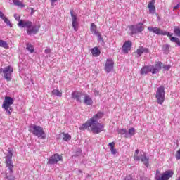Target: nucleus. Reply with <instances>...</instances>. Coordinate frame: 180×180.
<instances>
[{
	"label": "nucleus",
	"instance_id": "obj_1",
	"mask_svg": "<svg viewBox=\"0 0 180 180\" xmlns=\"http://www.w3.org/2000/svg\"><path fill=\"white\" fill-rule=\"evenodd\" d=\"M103 117V112H98L91 117V124L90 127V131H92L94 134H99L105 130V125L99 123V119Z\"/></svg>",
	"mask_w": 180,
	"mask_h": 180
},
{
	"label": "nucleus",
	"instance_id": "obj_2",
	"mask_svg": "<svg viewBox=\"0 0 180 180\" xmlns=\"http://www.w3.org/2000/svg\"><path fill=\"white\" fill-rule=\"evenodd\" d=\"M29 131H30V133H32L34 136L38 137V139H46V132H44V129H43V127L40 126H37L36 124H31L29 127Z\"/></svg>",
	"mask_w": 180,
	"mask_h": 180
},
{
	"label": "nucleus",
	"instance_id": "obj_3",
	"mask_svg": "<svg viewBox=\"0 0 180 180\" xmlns=\"http://www.w3.org/2000/svg\"><path fill=\"white\" fill-rule=\"evenodd\" d=\"M155 98L157 99V103L159 105H162L165 101V88L164 86H160L158 88L156 91Z\"/></svg>",
	"mask_w": 180,
	"mask_h": 180
},
{
	"label": "nucleus",
	"instance_id": "obj_4",
	"mask_svg": "<svg viewBox=\"0 0 180 180\" xmlns=\"http://www.w3.org/2000/svg\"><path fill=\"white\" fill-rule=\"evenodd\" d=\"M14 100L11 97L6 96L5 97L4 103L2 105L3 109L6 110V115H11L12 113V106L11 105H13Z\"/></svg>",
	"mask_w": 180,
	"mask_h": 180
},
{
	"label": "nucleus",
	"instance_id": "obj_5",
	"mask_svg": "<svg viewBox=\"0 0 180 180\" xmlns=\"http://www.w3.org/2000/svg\"><path fill=\"white\" fill-rule=\"evenodd\" d=\"M129 30L131 31V35L140 34L144 31V24L143 22H139L138 24L130 25Z\"/></svg>",
	"mask_w": 180,
	"mask_h": 180
},
{
	"label": "nucleus",
	"instance_id": "obj_6",
	"mask_svg": "<svg viewBox=\"0 0 180 180\" xmlns=\"http://www.w3.org/2000/svg\"><path fill=\"white\" fill-rule=\"evenodd\" d=\"M12 72H13V68L12 66H6L4 69L0 68V74H4V78L7 81L12 79Z\"/></svg>",
	"mask_w": 180,
	"mask_h": 180
},
{
	"label": "nucleus",
	"instance_id": "obj_7",
	"mask_svg": "<svg viewBox=\"0 0 180 180\" xmlns=\"http://www.w3.org/2000/svg\"><path fill=\"white\" fill-rule=\"evenodd\" d=\"M13 156V153L11 149L8 150V154L6 157V163L9 169V173L12 174L13 172V164L12 163V157Z\"/></svg>",
	"mask_w": 180,
	"mask_h": 180
},
{
	"label": "nucleus",
	"instance_id": "obj_8",
	"mask_svg": "<svg viewBox=\"0 0 180 180\" xmlns=\"http://www.w3.org/2000/svg\"><path fill=\"white\" fill-rule=\"evenodd\" d=\"M70 15L72 18V25L74 30L77 32L78 30V18L77 17V13H74V11H70Z\"/></svg>",
	"mask_w": 180,
	"mask_h": 180
},
{
	"label": "nucleus",
	"instance_id": "obj_9",
	"mask_svg": "<svg viewBox=\"0 0 180 180\" xmlns=\"http://www.w3.org/2000/svg\"><path fill=\"white\" fill-rule=\"evenodd\" d=\"M150 67H151L152 74H157L162 68V63L157 62L154 65H150Z\"/></svg>",
	"mask_w": 180,
	"mask_h": 180
},
{
	"label": "nucleus",
	"instance_id": "obj_10",
	"mask_svg": "<svg viewBox=\"0 0 180 180\" xmlns=\"http://www.w3.org/2000/svg\"><path fill=\"white\" fill-rule=\"evenodd\" d=\"M40 30V25H31L29 29L27 30V34H37Z\"/></svg>",
	"mask_w": 180,
	"mask_h": 180
},
{
	"label": "nucleus",
	"instance_id": "obj_11",
	"mask_svg": "<svg viewBox=\"0 0 180 180\" xmlns=\"http://www.w3.org/2000/svg\"><path fill=\"white\" fill-rule=\"evenodd\" d=\"M140 160L141 161V162H143L145 167L148 168V167L150 166V158L148 157L144 153L141 154V155L139 156V161Z\"/></svg>",
	"mask_w": 180,
	"mask_h": 180
},
{
	"label": "nucleus",
	"instance_id": "obj_12",
	"mask_svg": "<svg viewBox=\"0 0 180 180\" xmlns=\"http://www.w3.org/2000/svg\"><path fill=\"white\" fill-rule=\"evenodd\" d=\"M115 65V63L112 59H107L105 65V71L109 74L112 70H113V65Z\"/></svg>",
	"mask_w": 180,
	"mask_h": 180
},
{
	"label": "nucleus",
	"instance_id": "obj_13",
	"mask_svg": "<svg viewBox=\"0 0 180 180\" xmlns=\"http://www.w3.org/2000/svg\"><path fill=\"white\" fill-rule=\"evenodd\" d=\"M58 161H61V156L56 153L49 158L48 164H51V165H53L54 164H57Z\"/></svg>",
	"mask_w": 180,
	"mask_h": 180
},
{
	"label": "nucleus",
	"instance_id": "obj_14",
	"mask_svg": "<svg viewBox=\"0 0 180 180\" xmlns=\"http://www.w3.org/2000/svg\"><path fill=\"white\" fill-rule=\"evenodd\" d=\"M148 30H149V32H151L152 33H155V34H159V35H162V33L164 32V30L157 27H148Z\"/></svg>",
	"mask_w": 180,
	"mask_h": 180
},
{
	"label": "nucleus",
	"instance_id": "obj_15",
	"mask_svg": "<svg viewBox=\"0 0 180 180\" xmlns=\"http://www.w3.org/2000/svg\"><path fill=\"white\" fill-rule=\"evenodd\" d=\"M72 98L77 101V102H82L84 95L78 91H74L72 94Z\"/></svg>",
	"mask_w": 180,
	"mask_h": 180
},
{
	"label": "nucleus",
	"instance_id": "obj_16",
	"mask_svg": "<svg viewBox=\"0 0 180 180\" xmlns=\"http://www.w3.org/2000/svg\"><path fill=\"white\" fill-rule=\"evenodd\" d=\"M131 49V41H127L125 43H124L122 46V51L123 53H128L129 50Z\"/></svg>",
	"mask_w": 180,
	"mask_h": 180
},
{
	"label": "nucleus",
	"instance_id": "obj_17",
	"mask_svg": "<svg viewBox=\"0 0 180 180\" xmlns=\"http://www.w3.org/2000/svg\"><path fill=\"white\" fill-rule=\"evenodd\" d=\"M173 176H174V172L171 170H168L163 173L161 178L163 180H168L169 179V178H172Z\"/></svg>",
	"mask_w": 180,
	"mask_h": 180
},
{
	"label": "nucleus",
	"instance_id": "obj_18",
	"mask_svg": "<svg viewBox=\"0 0 180 180\" xmlns=\"http://www.w3.org/2000/svg\"><path fill=\"white\" fill-rule=\"evenodd\" d=\"M136 54L138 55V57H140L143 53H150V50L148 48H144L143 46H139V49L136 51Z\"/></svg>",
	"mask_w": 180,
	"mask_h": 180
},
{
	"label": "nucleus",
	"instance_id": "obj_19",
	"mask_svg": "<svg viewBox=\"0 0 180 180\" xmlns=\"http://www.w3.org/2000/svg\"><path fill=\"white\" fill-rule=\"evenodd\" d=\"M32 23L31 21H23V20H20L18 22V26L20 27H27L29 29L32 26Z\"/></svg>",
	"mask_w": 180,
	"mask_h": 180
},
{
	"label": "nucleus",
	"instance_id": "obj_20",
	"mask_svg": "<svg viewBox=\"0 0 180 180\" xmlns=\"http://www.w3.org/2000/svg\"><path fill=\"white\" fill-rule=\"evenodd\" d=\"M148 72H151V66H144L141 69L140 74L141 75H146L148 74Z\"/></svg>",
	"mask_w": 180,
	"mask_h": 180
},
{
	"label": "nucleus",
	"instance_id": "obj_21",
	"mask_svg": "<svg viewBox=\"0 0 180 180\" xmlns=\"http://www.w3.org/2000/svg\"><path fill=\"white\" fill-rule=\"evenodd\" d=\"M92 122V118H90L85 124H83L81 127L80 130H85L88 129L89 130H91V124Z\"/></svg>",
	"mask_w": 180,
	"mask_h": 180
},
{
	"label": "nucleus",
	"instance_id": "obj_22",
	"mask_svg": "<svg viewBox=\"0 0 180 180\" xmlns=\"http://www.w3.org/2000/svg\"><path fill=\"white\" fill-rule=\"evenodd\" d=\"M0 18H1V19H2V20H4V22H6L7 26H10V27H12V22H11V20H9V19H8V18L5 17V14H4V13H2V11H0Z\"/></svg>",
	"mask_w": 180,
	"mask_h": 180
},
{
	"label": "nucleus",
	"instance_id": "obj_23",
	"mask_svg": "<svg viewBox=\"0 0 180 180\" xmlns=\"http://www.w3.org/2000/svg\"><path fill=\"white\" fill-rule=\"evenodd\" d=\"M155 4V0H151L150 2L148 5V8L149 9V13H154L155 12V6L154 4Z\"/></svg>",
	"mask_w": 180,
	"mask_h": 180
},
{
	"label": "nucleus",
	"instance_id": "obj_24",
	"mask_svg": "<svg viewBox=\"0 0 180 180\" xmlns=\"http://www.w3.org/2000/svg\"><path fill=\"white\" fill-rule=\"evenodd\" d=\"M83 103H84V105H92V103H94V102L92 101V98H91V96L85 95L83 97Z\"/></svg>",
	"mask_w": 180,
	"mask_h": 180
},
{
	"label": "nucleus",
	"instance_id": "obj_25",
	"mask_svg": "<svg viewBox=\"0 0 180 180\" xmlns=\"http://www.w3.org/2000/svg\"><path fill=\"white\" fill-rule=\"evenodd\" d=\"M134 134H136V129L131 128L129 129V132H127L125 137L126 139H130V137L134 136Z\"/></svg>",
	"mask_w": 180,
	"mask_h": 180
},
{
	"label": "nucleus",
	"instance_id": "obj_26",
	"mask_svg": "<svg viewBox=\"0 0 180 180\" xmlns=\"http://www.w3.org/2000/svg\"><path fill=\"white\" fill-rule=\"evenodd\" d=\"M91 54L94 57H98L101 55V51H99V49L94 47L91 49Z\"/></svg>",
	"mask_w": 180,
	"mask_h": 180
},
{
	"label": "nucleus",
	"instance_id": "obj_27",
	"mask_svg": "<svg viewBox=\"0 0 180 180\" xmlns=\"http://www.w3.org/2000/svg\"><path fill=\"white\" fill-rule=\"evenodd\" d=\"M52 95L53 96H58L59 98H61V96H63V93L58 89H53L52 91Z\"/></svg>",
	"mask_w": 180,
	"mask_h": 180
},
{
	"label": "nucleus",
	"instance_id": "obj_28",
	"mask_svg": "<svg viewBox=\"0 0 180 180\" xmlns=\"http://www.w3.org/2000/svg\"><path fill=\"white\" fill-rule=\"evenodd\" d=\"M90 30L93 34H96L98 33V31H96V25L94 22L91 24Z\"/></svg>",
	"mask_w": 180,
	"mask_h": 180
},
{
	"label": "nucleus",
	"instance_id": "obj_29",
	"mask_svg": "<svg viewBox=\"0 0 180 180\" xmlns=\"http://www.w3.org/2000/svg\"><path fill=\"white\" fill-rule=\"evenodd\" d=\"M170 41H172V43H176L177 46H180V40L179 38H176L175 37H171Z\"/></svg>",
	"mask_w": 180,
	"mask_h": 180
},
{
	"label": "nucleus",
	"instance_id": "obj_30",
	"mask_svg": "<svg viewBox=\"0 0 180 180\" xmlns=\"http://www.w3.org/2000/svg\"><path fill=\"white\" fill-rule=\"evenodd\" d=\"M0 47H3L4 49H8L9 45H8V43L6 41L0 39Z\"/></svg>",
	"mask_w": 180,
	"mask_h": 180
},
{
	"label": "nucleus",
	"instance_id": "obj_31",
	"mask_svg": "<svg viewBox=\"0 0 180 180\" xmlns=\"http://www.w3.org/2000/svg\"><path fill=\"white\" fill-rule=\"evenodd\" d=\"M13 2L14 5H16V6H20L21 8H25V4L23 3L20 2L19 0H13Z\"/></svg>",
	"mask_w": 180,
	"mask_h": 180
},
{
	"label": "nucleus",
	"instance_id": "obj_32",
	"mask_svg": "<svg viewBox=\"0 0 180 180\" xmlns=\"http://www.w3.org/2000/svg\"><path fill=\"white\" fill-rule=\"evenodd\" d=\"M64 141H70L71 140V136L68 134L63 133V139Z\"/></svg>",
	"mask_w": 180,
	"mask_h": 180
},
{
	"label": "nucleus",
	"instance_id": "obj_33",
	"mask_svg": "<svg viewBox=\"0 0 180 180\" xmlns=\"http://www.w3.org/2000/svg\"><path fill=\"white\" fill-rule=\"evenodd\" d=\"M27 50H28V51H30V53L34 52V48L33 47V45L30 44H27Z\"/></svg>",
	"mask_w": 180,
	"mask_h": 180
},
{
	"label": "nucleus",
	"instance_id": "obj_34",
	"mask_svg": "<svg viewBox=\"0 0 180 180\" xmlns=\"http://www.w3.org/2000/svg\"><path fill=\"white\" fill-rule=\"evenodd\" d=\"M134 160L135 161H140V156H139V150H136L135 151L134 155Z\"/></svg>",
	"mask_w": 180,
	"mask_h": 180
},
{
	"label": "nucleus",
	"instance_id": "obj_35",
	"mask_svg": "<svg viewBox=\"0 0 180 180\" xmlns=\"http://www.w3.org/2000/svg\"><path fill=\"white\" fill-rule=\"evenodd\" d=\"M174 33L177 37H180V28L179 27H175L174 30Z\"/></svg>",
	"mask_w": 180,
	"mask_h": 180
},
{
	"label": "nucleus",
	"instance_id": "obj_36",
	"mask_svg": "<svg viewBox=\"0 0 180 180\" xmlns=\"http://www.w3.org/2000/svg\"><path fill=\"white\" fill-rule=\"evenodd\" d=\"M172 34H170L169 32H167V31H163L162 36H167L168 37H172Z\"/></svg>",
	"mask_w": 180,
	"mask_h": 180
},
{
	"label": "nucleus",
	"instance_id": "obj_37",
	"mask_svg": "<svg viewBox=\"0 0 180 180\" xmlns=\"http://www.w3.org/2000/svg\"><path fill=\"white\" fill-rule=\"evenodd\" d=\"M118 133H119V134H125V136H126V134H127V130L123 129H119Z\"/></svg>",
	"mask_w": 180,
	"mask_h": 180
},
{
	"label": "nucleus",
	"instance_id": "obj_38",
	"mask_svg": "<svg viewBox=\"0 0 180 180\" xmlns=\"http://www.w3.org/2000/svg\"><path fill=\"white\" fill-rule=\"evenodd\" d=\"M96 36H97V37L98 39V41H103V38H102L101 33L97 32V34H96Z\"/></svg>",
	"mask_w": 180,
	"mask_h": 180
},
{
	"label": "nucleus",
	"instance_id": "obj_39",
	"mask_svg": "<svg viewBox=\"0 0 180 180\" xmlns=\"http://www.w3.org/2000/svg\"><path fill=\"white\" fill-rule=\"evenodd\" d=\"M169 47L170 46L169 44H164L162 46L163 50H165V51H167L168 50H169Z\"/></svg>",
	"mask_w": 180,
	"mask_h": 180
},
{
	"label": "nucleus",
	"instance_id": "obj_40",
	"mask_svg": "<svg viewBox=\"0 0 180 180\" xmlns=\"http://www.w3.org/2000/svg\"><path fill=\"white\" fill-rule=\"evenodd\" d=\"M14 18L15 19V20H17L18 22H20V15H18L17 14H14Z\"/></svg>",
	"mask_w": 180,
	"mask_h": 180
},
{
	"label": "nucleus",
	"instance_id": "obj_41",
	"mask_svg": "<svg viewBox=\"0 0 180 180\" xmlns=\"http://www.w3.org/2000/svg\"><path fill=\"white\" fill-rule=\"evenodd\" d=\"M163 68L164 70H165V71H169V68H171V65H165Z\"/></svg>",
	"mask_w": 180,
	"mask_h": 180
},
{
	"label": "nucleus",
	"instance_id": "obj_42",
	"mask_svg": "<svg viewBox=\"0 0 180 180\" xmlns=\"http://www.w3.org/2000/svg\"><path fill=\"white\" fill-rule=\"evenodd\" d=\"M111 154H113V155H115L117 150L115 149V148H110Z\"/></svg>",
	"mask_w": 180,
	"mask_h": 180
},
{
	"label": "nucleus",
	"instance_id": "obj_43",
	"mask_svg": "<svg viewBox=\"0 0 180 180\" xmlns=\"http://www.w3.org/2000/svg\"><path fill=\"white\" fill-rule=\"evenodd\" d=\"M176 160H180V150L177 151L176 154Z\"/></svg>",
	"mask_w": 180,
	"mask_h": 180
},
{
	"label": "nucleus",
	"instance_id": "obj_44",
	"mask_svg": "<svg viewBox=\"0 0 180 180\" xmlns=\"http://www.w3.org/2000/svg\"><path fill=\"white\" fill-rule=\"evenodd\" d=\"M6 178L8 180H15V177L13 176H6Z\"/></svg>",
	"mask_w": 180,
	"mask_h": 180
},
{
	"label": "nucleus",
	"instance_id": "obj_45",
	"mask_svg": "<svg viewBox=\"0 0 180 180\" xmlns=\"http://www.w3.org/2000/svg\"><path fill=\"white\" fill-rule=\"evenodd\" d=\"M109 147H110V148H115V143L114 142H112V143H110L108 144Z\"/></svg>",
	"mask_w": 180,
	"mask_h": 180
},
{
	"label": "nucleus",
	"instance_id": "obj_46",
	"mask_svg": "<svg viewBox=\"0 0 180 180\" xmlns=\"http://www.w3.org/2000/svg\"><path fill=\"white\" fill-rule=\"evenodd\" d=\"M45 54H50V53H51V51L50 50V49H46L44 51Z\"/></svg>",
	"mask_w": 180,
	"mask_h": 180
},
{
	"label": "nucleus",
	"instance_id": "obj_47",
	"mask_svg": "<svg viewBox=\"0 0 180 180\" xmlns=\"http://www.w3.org/2000/svg\"><path fill=\"white\" fill-rule=\"evenodd\" d=\"M50 1H51V6H54V4H56V2H57V1L58 0H50Z\"/></svg>",
	"mask_w": 180,
	"mask_h": 180
},
{
	"label": "nucleus",
	"instance_id": "obj_48",
	"mask_svg": "<svg viewBox=\"0 0 180 180\" xmlns=\"http://www.w3.org/2000/svg\"><path fill=\"white\" fill-rule=\"evenodd\" d=\"M94 95H95V96H98V95H99V91L95 90L94 91Z\"/></svg>",
	"mask_w": 180,
	"mask_h": 180
},
{
	"label": "nucleus",
	"instance_id": "obj_49",
	"mask_svg": "<svg viewBox=\"0 0 180 180\" xmlns=\"http://www.w3.org/2000/svg\"><path fill=\"white\" fill-rule=\"evenodd\" d=\"M125 180H131V176H128L125 178Z\"/></svg>",
	"mask_w": 180,
	"mask_h": 180
},
{
	"label": "nucleus",
	"instance_id": "obj_50",
	"mask_svg": "<svg viewBox=\"0 0 180 180\" xmlns=\"http://www.w3.org/2000/svg\"><path fill=\"white\" fill-rule=\"evenodd\" d=\"M178 8H179V4H177L176 6H175L174 7V9L176 10V9H178Z\"/></svg>",
	"mask_w": 180,
	"mask_h": 180
},
{
	"label": "nucleus",
	"instance_id": "obj_51",
	"mask_svg": "<svg viewBox=\"0 0 180 180\" xmlns=\"http://www.w3.org/2000/svg\"><path fill=\"white\" fill-rule=\"evenodd\" d=\"M33 13H34V11L33 10V8H32L31 15H33Z\"/></svg>",
	"mask_w": 180,
	"mask_h": 180
},
{
	"label": "nucleus",
	"instance_id": "obj_52",
	"mask_svg": "<svg viewBox=\"0 0 180 180\" xmlns=\"http://www.w3.org/2000/svg\"><path fill=\"white\" fill-rule=\"evenodd\" d=\"M157 180H164V179H162V178L161 177V178L158 179Z\"/></svg>",
	"mask_w": 180,
	"mask_h": 180
},
{
	"label": "nucleus",
	"instance_id": "obj_53",
	"mask_svg": "<svg viewBox=\"0 0 180 180\" xmlns=\"http://www.w3.org/2000/svg\"><path fill=\"white\" fill-rule=\"evenodd\" d=\"M157 174H160V171L157 170L156 171Z\"/></svg>",
	"mask_w": 180,
	"mask_h": 180
},
{
	"label": "nucleus",
	"instance_id": "obj_54",
	"mask_svg": "<svg viewBox=\"0 0 180 180\" xmlns=\"http://www.w3.org/2000/svg\"><path fill=\"white\" fill-rule=\"evenodd\" d=\"M176 180H180V176L177 179H176Z\"/></svg>",
	"mask_w": 180,
	"mask_h": 180
}]
</instances>
